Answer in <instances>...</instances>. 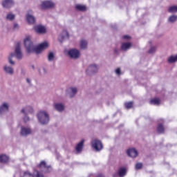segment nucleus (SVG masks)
I'll use <instances>...</instances> for the list:
<instances>
[{
	"instance_id": "f257e3e1",
	"label": "nucleus",
	"mask_w": 177,
	"mask_h": 177,
	"mask_svg": "<svg viewBox=\"0 0 177 177\" xmlns=\"http://www.w3.org/2000/svg\"><path fill=\"white\" fill-rule=\"evenodd\" d=\"M24 46L27 53H36V55H39L44 49H46L49 46V44L44 41L39 46H35L34 43L31 41V39H30V37H26L24 39Z\"/></svg>"
},
{
	"instance_id": "f03ea898",
	"label": "nucleus",
	"mask_w": 177,
	"mask_h": 177,
	"mask_svg": "<svg viewBox=\"0 0 177 177\" xmlns=\"http://www.w3.org/2000/svg\"><path fill=\"white\" fill-rule=\"evenodd\" d=\"M37 118L41 125H46L49 123V114L45 111H41L37 114Z\"/></svg>"
},
{
	"instance_id": "7ed1b4c3",
	"label": "nucleus",
	"mask_w": 177,
	"mask_h": 177,
	"mask_svg": "<svg viewBox=\"0 0 177 177\" xmlns=\"http://www.w3.org/2000/svg\"><path fill=\"white\" fill-rule=\"evenodd\" d=\"M68 56H69L71 59L77 60V59H80V57L81 56V52H80L77 48L69 49L68 50Z\"/></svg>"
},
{
	"instance_id": "20e7f679",
	"label": "nucleus",
	"mask_w": 177,
	"mask_h": 177,
	"mask_svg": "<svg viewBox=\"0 0 177 177\" xmlns=\"http://www.w3.org/2000/svg\"><path fill=\"white\" fill-rule=\"evenodd\" d=\"M91 146L95 151H100L103 149V144L100 140L94 139L91 141Z\"/></svg>"
},
{
	"instance_id": "39448f33",
	"label": "nucleus",
	"mask_w": 177,
	"mask_h": 177,
	"mask_svg": "<svg viewBox=\"0 0 177 177\" xmlns=\"http://www.w3.org/2000/svg\"><path fill=\"white\" fill-rule=\"evenodd\" d=\"M97 71H99V66L95 64H90L86 70V73L88 74V75H93V74H97Z\"/></svg>"
},
{
	"instance_id": "423d86ee",
	"label": "nucleus",
	"mask_w": 177,
	"mask_h": 177,
	"mask_svg": "<svg viewBox=\"0 0 177 177\" xmlns=\"http://www.w3.org/2000/svg\"><path fill=\"white\" fill-rule=\"evenodd\" d=\"M15 52L17 60H21L23 59V53L21 52V44L20 42L17 44Z\"/></svg>"
},
{
	"instance_id": "0eeeda50",
	"label": "nucleus",
	"mask_w": 177,
	"mask_h": 177,
	"mask_svg": "<svg viewBox=\"0 0 177 177\" xmlns=\"http://www.w3.org/2000/svg\"><path fill=\"white\" fill-rule=\"evenodd\" d=\"M66 93L71 98L74 97L78 93V88L74 86L69 87L66 89Z\"/></svg>"
},
{
	"instance_id": "6e6552de",
	"label": "nucleus",
	"mask_w": 177,
	"mask_h": 177,
	"mask_svg": "<svg viewBox=\"0 0 177 177\" xmlns=\"http://www.w3.org/2000/svg\"><path fill=\"white\" fill-rule=\"evenodd\" d=\"M39 168L42 169V171L44 172V174H48L52 171V167L46 165V162H45V160H42L39 163Z\"/></svg>"
},
{
	"instance_id": "1a4fd4ad",
	"label": "nucleus",
	"mask_w": 177,
	"mask_h": 177,
	"mask_svg": "<svg viewBox=\"0 0 177 177\" xmlns=\"http://www.w3.org/2000/svg\"><path fill=\"white\" fill-rule=\"evenodd\" d=\"M9 104L7 102L3 103L0 106V115H3L4 114H6L9 111Z\"/></svg>"
},
{
	"instance_id": "9d476101",
	"label": "nucleus",
	"mask_w": 177,
	"mask_h": 177,
	"mask_svg": "<svg viewBox=\"0 0 177 177\" xmlns=\"http://www.w3.org/2000/svg\"><path fill=\"white\" fill-rule=\"evenodd\" d=\"M55 6V3L51 1H42L41 4V9H50Z\"/></svg>"
},
{
	"instance_id": "9b49d317",
	"label": "nucleus",
	"mask_w": 177,
	"mask_h": 177,
	"mask_svg": "<svg viewBox=\"0 0 177 177\" xmlns=\"http://www.w3.org/2000/svg\"><path fill=\"white\" fill-rule=\"evenodd\" d=\"M1 5L6 9H10L15 5V1L13 0H3Z\"/></svg>"
},
{
	"instance_id": "f8f14e48",
	"label": "nucleus",
	"mask_w": 177,
	"mask_h": 177,
	"mask_svg": "<svg viewBox=\"0 0 177 177\" xmlns=\"http://www.w3.org/2000/svg\"><path fill=\"white\" fill-rule=\"evenodd\" d=\"M32 132V131L29 127H22L21 128V136H24V138L28 136V135H31Z\"/></svg>"
},
{
	"instance_id": "ddd939ff",
	"label": "nucleus",
	"mask_w": 177,
	"mask_h": 177,
	"mask_svg": "<svg viewBox=\"0 0 177 177\" xmlns=\"http://www.w3.org/2000/svg\"><path fill=\"white\" fill-rule=\"evenodd\" d=\"M21 113L24 115H28V113L32 114L34 113V109L32 106H25L21 110Z\"/></svg>"
},
{
	"instance_id": "4468645a",
	"label": "nucleus",
	"mask_w": 177,
	"mask_h": 177,
	"mask_svg": "<svg viewBox=\"0 0 177 177\" xmlns=\"http://www.w3.org/2000/svg\"><path fill=\"white\" fill-rule=\"evenodd\" d=\"M127 153L129 156V157H131L132 158L138 157V151L135 148L128 149Z\"/></svg>"
},
{
	"instance_id": "2eb2a0df",
	"label": "nucleus",
	"mask_w": 177,
	"mask_h": 177,
	"mask_svg": "<svg viewBox=\"0 0 177 177\" xmlns=\"http://www.w3.org/2000/svg\"><path fill=\"white\" fill-rule=\"evenodd\" d=\"M125 175H127V169L125 167H120L118 169V173L113 175V177H124Z\"/></svg>"
},
{
	"instance_id": "dca6fc26",
	"label": "nucleus",
	"mask_w": 177,
	"mask_h": 177,
	"mask_svg": "<svg viewBox=\"0 0 177 177\" xmlns=\"http://www.w3.org/2000/svg\"><path fill=\"white\" fill-rule=\"evenodd\" d=\"M34 30L39 34H45V32H46V28H45V26L42 25H37L35 26Z\"/></svg>"
},
{
	"instance_id": "f3484780",
	"label": "nucleus",
	"mask_w": 177,
	"mask_h": 177,
	"mask_svg": "<svg viewBox=\"0 0 177 177\" xmlns=\"http://www.w3.org/2000/svg\"><path fill=\"white\" fill-rule=\"evenodd\" d=\"M3 70L4 73H6V74H9V75H13V74L15 73V69L8 65H5L3 67Z\"/></svg>"
},
{
	"instance_id": "a211bd4d",
	"label": "nucleus",
	"mask_w": 177,
	"mask_h": 177,
	"mask_svg": "<svg viewBox=\"0 0 177 177\" xmlns=\"http://www.w3.org/2000/svg\"><path fill=\"white\" fill-rule=\"evenodd\" d=\"M54 109L59 113H63V111H64V104L62 103H55Z\"/></svg>"
},
{
	"instance_id": "6ab92c4d",
	"label": "nucleus",
	"mask_w": 177,
	"mask_h": 177,
	"mask_svg": "<svg viewBox=\"0 0 177 177\" xmlns=\"http://www.w3.org/2000/svg\"><path fill=\"white\" fill-rule=\"evenodd\" d=\"M68 32L67 30H64L62 34L58 37V41L62 44L63 41L65 39V38H68Z\"/></svg>"
},
{
	"instance_id": "aec40b11",
	"label": "nucleus",
	"mask_w": 177,
	"mask_h": 177,
	"mask_svg": "<svg viewBox=\"0 0 177 177\" xmlns=\"http://www.w3.org/2000/svg\"><path fill=\"white\" fill-rule=\"evenodd\" d=\"M85 140H82L80 141V142H79L76 147H75V150L77 153H81L82 151V149H84V143Z\"/></svg>"
},
{
	"instance_id": "412c9836",
	"label": "nucleus",
	"mask_w": 177,
	"mask_h": 177,
	"mask_svg": "<svg viewBox=\"0 0 177 177\" xmlns=\"http://www.w3.org/2000/svg\"><path fill=\"white\" fill-rule=\"evenodd\" d=\"M26 20L29 24H35V17L32 16L31 14L26 15Z\"/></svg>"
},
{
	"instance_id": "4be33fe9",
	"label": "nucleus",
	"mask_w": 177,
	"mask_h": 177,
	"mask_svg": "<svg viewBox=\"0 0 177 177\" xmlns=\"http://www.w3.org/2000/svg\"><path fill=\"white\" fill-rule=\"evenodd\" d=\"M132 48V44L131 43H122L121 46V49L123 52H127L129 49Z\"/></svg>"
},
{
	"instance_id": "5701e85b",
	"label": "nucleus",
	"mask_w": 177,
	"mask_h": 177,
	"mask_svg": "<svg viewBox=\"0 0 177 177\" xmlns=\"http://www.w3.org/2000/svg\"><path fill=\"white\" fill-rule=\"evenodd\" d=\"M9 161V157L6 155H0V162L1 164H6Z\"/></svg>"
},
{
	"instance_id": "b1692460",
	"label": "nucleus",
	"mask_w": 177,
	"mask_h": 177,
	"mask_svg": "<svg viewBox=\"0 0 177 177\" xmlns=\"http://www.w3.org/2000/svg\"><path fill=\"white\" fill-rule=\"evenodd\" d=\"M15 56H16V54H15L14 53H11L10 54V56H8V62L10 63V64H11L12 66H15V64H16V63L15 62V61H13V57H15Z\"/></svg>"
},
{
	"instance_id": "393cba45",
	"label": "nucleus",
	"mask_w": 177,
	"mask_h": 177,
	"mask_svg": "<svg viewBox=\"0 0 177 177\" xmlns=\"http://www.w3.org/2000/svg\"><path fill=\"white\" fill-rule=\"evenodd\" d=\"M167 62H168V63H170V64H172V63H176L177 54L175 56L171 55L170 57H169L167 59Z\"/></svg>"
},
{
	"instance_id": "a878e982",
	"label": "nucleus",
	"mask_w": 177,
	"mask_h": 177,
	"mask_svg": "<svg viewBox=\"0 0 177 177\" xmlns=\"http://www.w3.org/2000/svg\"><path fill=\"white\" fill-rule=\"evenodd\" d=\"M88 48V41L86 40L80 41V49L85 50Z\"/></svg>"
},
{
	"instance_id": "bb28decb",
	"label": "nucleus",
	"mask_w": 177,
	"mask_h": 177,
	"mask_svg": "<svg viewBox=\"0 0 177 177\" xmlns=\"http://www.w3.org/2000/svg\"><path fill=\"white\" fill-rule=\"evenodd\" d=\"M75 9L80 12H85V10H86V7L81 4H77L75 6Z\"/></svg>"
},
{
	"instance_id": "cd10ccee",
	"label": "nucleus",
	"mask_w": 177,
	"mask_h": 177,
	"mask_svg": "<svg viewBox=\"0 0 177 177\" xmlns=\"http://www.w3.org/2000/svg\"><path fill=\"white\" fill-rule=\"evenodd\" d=\"M177 21V15H171L170 17H169L168 18V23H171V24L174 23H176V21Z\"/></svg>"
},
{
	"instance_id": "c85d7f7f",
	"label": "nucleus",
	"mask_w": 177,
	"mask_h": 177,
	"mask_svg": "<svg viewBox=\"0 0 177 177\" xmlns=\"http://www.w3.org/2000/svg\"><path fill=\"white\" fill-rule=\"evenodd\" d=\"M157 131L158 133H164L165 129H164V124H162V123H160L158 125Z\"/></svg>"
},
{
	"instance_id": "c756f323",
	"label": "nucleus",
	"mask_w": 177,
	"mask_h": 177,
	"mask_svg": "<svg viewBox=\"0 0 177 177\" xmlns=\"http://www.w3.org/2000/svg\"><path fill=\"white\" fill-rule=\"evenodd\" d=\"M169 13H177V6H170L168 9Z\"/></svg>"
},
{
	"instance_id": "7c9ffc66",
	"label": "nucleus",
	"mask_w": 177,
	"mask_h": 177,
	"mask_svg": "<svg viewBox=\"0 0 177 177\" xmlns=\"http://www.w3.org/2000/svg\"><path fill=\"white\" fill-rule=\"evenodd\" d=\"M47 59L48 62H53V60H55V53H53V52H50L48 55Z\"/></svg>"
},
{
	"instance_id": "2f4dec72",
	"label": "nucleus",
	"mask_w": 177,
	"mask_h": 177,
	"mask_svg": "<svg viewBox=\"0 0 177 177\" xmlns=\"http://www.w3.org/2000/svg\"><path fill=\"white\" fill-rule=\"evenodd\" d=\"M150 104H155L156 106H158V104H160V100L157 99V98L151 100H150Z\"/></svg>"
},
{
	"instance_id": "473e14b6",
	"label": "nucleus",
	"mask_w": 177,
	"mask_h": 177,
	"mask_svg": "<svg viewBox=\"0 0 177 177\" xmlns=\"http://www.w3.org/2000/svg\"><path fill=\"white\" fill-rule=\"evenodd\" d=\"M156 50H157V48L156 46H151L148 50V53L149 55H153V53H156Z\"/></svg>"
},
{
	"instance_id": "72a5a7b5",
	"label": "nucleus",
	"mask_w": 177,
	"mask_h": 177,
	"mask_svg": "<svg viewBox=\"0 0 177 177\" xmlns=\"http://www.w3.org/2000/svg\"><path fill=\"white\" fill-rule=\"evenodd\" d=\"M124 106L127 109H132V106H133V102H126L124 103Z\"/></svg>"
},
{
	"instance_id": "f704fd0d",
	"label": "nucleus",
	"mask_w": 177,
	"mask_h": 177,
	"mask_svg": "<svg viewBox=\"0 0 177 177\" xmlns=\"http://www.w3.org/2000/svg\"><path fill=\"white\" fill-rule=\"evenodd\" d=\"M15 17H16V16L13 14H8L6 16L7 20H10V21L15 20Z\"/></svg>"
},
{
	"instance_id": "c9c22d12",
	"label": "nucleus",
	"mask_w": 177,
	"mask_h": 177,
	"mask_svg": "<svg viewBox=\"0 0 177 177\" xmlns=\"http://www.w3.org/2000/svg\"><path fill=\"white\" fill-rule=\"evenodd\" d=\"M22 177H34L32 174L30 173L29 171H24V176Z\"/></svg>"
},
{
	"instance_id": "e433bc0d",
	"label": "nucleus",
	"mask_w": 177,
	"mask_h": 177,
	"mask_svg": "<svg viewBox=\"0 0 177 177\" xmlns=\"http://www.w3.org/2000/svg\"><path fill=\"white\" fill-rule=\"evenodd\" d=\"M143 164L142 162H138L136 165V169H142Z\"/></svg>"
},
{
	"instance_id": "4c0bfd02",
	"label": "nucleus",
	"mask_w": 177,
	"mask_h": 177,
	"mask_svg": "<svg viewBox=\"0 0 177 177\" xmlns=\"http://www.w3.org/2000/svg\"><path fill=\"white\" fill-rule=\"evenodd\" d=\"M41 75H46L48 74V69L46 68H42V72L40 73Z\"/></svg>"
},
{
	"instance_id": "58836bf2",
	"label": "nucleus",
	"mask_w": 177,
	"mask_h": 177,
	"mask_svg": "<svg viewBox=\"0 0 177 177\" xmlns=\"http://www.w3.org/2000/svg\"><path fill=\"white\" fill-rule=\"evenodd\" d=\"M24 122H28L30 121V117L28 115H24Z\"/></svg>"
},
{
	"instance_id": "ea45409f",
	"label": "nucleus",
	"mask_w": 177,
	"mask_h": 177,
	"mask_svg": "<svg viewBox=\"0 0 177 177\" xmlns=\"http://www.w3.org/2000/svg\"><path fill=\"white\" fill-rule=\"evenodd\" d=\"M115 74H117V75H121V68H118L115 70Z\"/></svg>"
},
{
	"instance_id": "a19ab883",
	"label": "nucleus",
	"mask_w": 177,
	"mask_h": 177,
	"mask_svg": "<svg viewBox=\"0 0 177 177\" xmlns=\"http://www.w3.org/2000/svg\"><path fill=\"white\" fill-rule=\"evenodd\" d=\"M36 177H45L44 174H41L39 171H37Z\"/></svg>"
},
{
	"instance_id": "79ce46f5",
	"label": "nucleus",
	"mask_w": 177,
	"mask_h": 177,
	"mask_svg": "<svg viewBox=\"0 0 177 177\" xmlns=\"http://www.w3.org/2000/svg\"><path fill=\"white\" fill-rule=\"evenodd\" d=\"M13 29H14V30H19V24H14Z\"/></svg>"
},
{
	"instance_id": "37998d69",
	"label": "nucleus",
	"mask_w": 177,
	"mask_h": 177,
	"mask_svg": "<svg viewBox=\"0 0 177 177\" xmlns=\"http://www.w3.org/2000/svg\"><path fill=\"white\" fill-rule=\"evenodd\" d=\"M131 38V37L128 36V35H124L123 36V39H129Z\"/></svg>"
},
{
	"instance_id": "c03bdc74",
	"label": "nucleus",
	"mask_w": 177,
	"mask_h": 177,
	"mask_svg": "<svg viewBox=\"0 0 177 177\" xmlns=\"http://www.w3.org/2000/svg\"><path fill=\"white\" fill-rule=\"evenodd\" d=\"M114 53L115 54V55H118V53H119V52H118V48H114Z\"/></svg>"
},
{
	"instance_id": "a18cd8bd",
	"label": "nucleus",
	"mask_w": 177,
	"mask_h": 177,
	"mask_svg": "<svg viewBox=\"0 0 177 177\" xmlns=\"http://www.w3.org/2000/svg\"><path fill=\"white\" fill-rule=\"evenodd\" d=\"M26 82H27L29 85H31V80H30V78H27V79H26Z\"/></svg>"
},
{
	"instance_id": "49530a36",
	"label": "nucleus",
	"mask_w": 177,
	"mask_h": 177,
	"mask_svg": "<svg viewBox=\"0 0 177 177\" xmlns=\"http://www.w3.org/2000/svg\"><path fill=\"white\" fill-rule=\"evenodd\" d=\"M97 177H103V175L100 174V175H98Z\"/></svg>"
},
{
	"instance_id": "de8ad7c7",
	"label": "nucleus",
	"mask_w": 177,
	"mask_h": 177,
	"mask_svg": "<svg viewBox=\"0 0 177 177\" xmlns=\"http://www.w3.org/2000/svg\"><path fill=\"white\" fill-rule=\"evenodd\" d=\"M32 68L34 70V68H35V66H34V65L31 66Z\"/></svg>"
},
{
	"instance_id": "09e8293b",
	"label": "nucleus",
	"mask_w": 177,
	"mask_h": 177,
	"mask_svg": "<svg viewBox=\"0 0 177 177\" xmlns=\"http://www.w3.org/2000/svg\"><path fill=\"white\" fill-rule=\"evenodd\" d=\"M29 13H32V10H30V11H29Z\"/></svg>"
}]
</instances>
